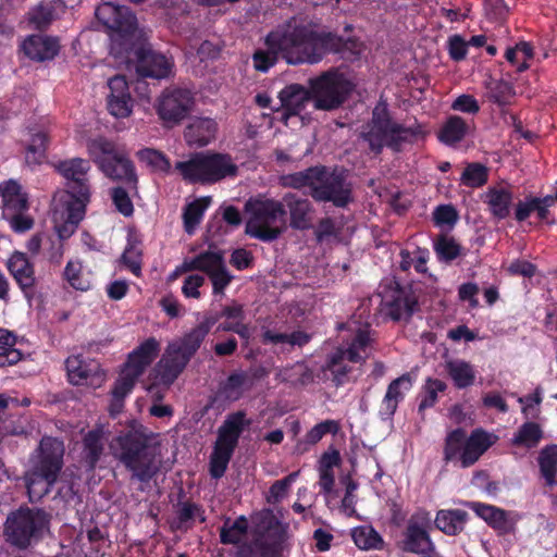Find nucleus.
<instances>
[{"instance_id": "4", "label": "nucleus", "mask_w": 557, "mask_h": 557, "mask_svg": "<svg viewBox=\"0 0 557 557\" xmlns=\"http://www.w3.org/2000/svg\"><path fill=\"white\" fill-rule=\"evenodd\" d=\"M423 136L421 124L406 126L395 122L384 101L375 106L368 129L361 134V138L368 143L370 151L375 156L381 154L384 147L394 152H400L404 144H414L419 137Z\"/></svg>"}, {"instance_id": "26", "label": "nucleus", "mask_w": 557, "mask_h": 557, "mask_svg": "<svg viewBox=\"0 0 557 557\" xmlns=\"http://www.w3.org/2000/svg\"><path fill=\"white\" fill-rule=\"evenodd\" d=\"M173 508L175 517L170 522V528L174 532H187L194 528L197 519L200 523L207 520L203 507L190 499H178Z\"/></svg>"}, {"instance_id": "2", "label": "nucleus", "mask_w": 557, "mask_h": 557, "mask_svg": "<svg viewBox=\"0 0 557 557\" xmlns=\"http://www.w3.org/2000/svg\"><path fill=\"white\" fill-rule=\"evenodd\" d=\"M270 44L283 48V60L290 65L317 64L329 53L355 46L356 39L332 32H318L305 24L278 26L270 32Z\"/></svg>"}, {"instance_id": "45", "label": "nucleus", "mask_w": 557, "mask_h": 557, "mask_svg": "<svg viewBox=\"0 0 557 557\" xmlns=\"http://www.w3.org/2000/svg\"><path fill=\"white\" fill-rule=\"evenodd\" d=\"M210 203V197H202L191 201L184 208L183 223L184 230L187 234H193L195 232Z\"/></svg>"}, {"instance_id": "60", "label": "nucleus", "mask_w": 557, "mask_h": 557, "mask_svg": "<svg viewBox=\"0 0 557 557\" xmlns=\"http://www.w3.org/2000/svg\"><path fill=\"white\" fill-rule=\"evenodd\" d=\"M432 219L438 227L453 228L459 220V214L453 205H440L434 209Z\"/></svg>"}, {"instance_id": "34", "label": "nucleus", "mask_w": 557, "mask_h": 557, "mask_svg": "<svg viewBox=\"0 0 557 557\" xmlns=\"http://www.w3.org/2000/svg\"><path fill=\"white\" fill-rule=\"evenodd\" d=\"M141 375L123 367L120 376L114 382L111 391V414L119 413L123 407L125 397L133 391L137 380Z\"/></svg>"}, {"instance_id": "16", "label": "nucleus", "mask_w": 557, "mask_h": 557, "mask_svg": "<svg viewBox=\"0 0 557 557\" xmlns=\"http://www.w3.org/2000/svg\"><path fill=\"white\" fill-rule=\"evenodd\" d=\"M193 106L194 94L189 89L168 88L159 98L157 112L165 124H177L189 114Z\"/></svg>"}, {"instance_id": "40", "label": "nucleus", "mask_w": 557, "mask_h": 557, "mask_svg": "<svg viewBox=\"0 0 557 557\" xmlns=\"http://www.w3.org/2000/svg\"><path fill=\"white\" fill-rule=\"evenodd\" d=\"M486 197V203L494 218L504 220L509 216L513 200V195L509 189L492 187L488 188Z\"/></svg>"}, {"instance_id": "44", "label": "nucleus", "mask_w": 557, "mask_h": 557, "mask_svg": "<svg viewBox=\"0 0 557 557\" xmlns=\"http://www.w3.org/2000/svg\"><path fill=\"white\" fill-rule=\"evenodd\" d=\"M543 438L541 425L533 421H527L519 426L512 437V444L518 447L534 448Z\"/></svg>"}, {"instance_id": "49", "label": "nucleus", "mask_w": 557, "mask_h": 557, "mask_svg": "<svg viewBox=\"0 0 557 557\" xmlns=\"http://www.w3.org/2000/svg\"><path fill=\"white\" fill-rule=\"evenodd\" d=\"M437 260L444 263H450L461 256L462 247L457 240L448 235L440 234L433 244Z\"/></svg>"}, {"instance_id": "3", "label": "nucleus", "mask_w": 557, "mask_h": 557, "mask_svg": "<svg viewBox=\"0 0 557 557\" xmlns=\"http://www.w3.org/2000/svg\"><path fill=\"white\" fill-rule=\"evenodd\" d=\"M53 166L64 178V188L55 196L57 207L64 209L69 223L77 225L84 219L91 200V184L88 176L91 164L87 159L75 157L59 160Z\"/></svg>"}, {"instance_id": "38", "label": "nucleus", "mask_w": 557, "mask_h": 557, "mask_svg": "<svg viewBox=\"0 0 557 557\" xmlns=\"http://www.w3.org/2000/svg\"><path fill=\"white\" fill-rule=\"evenodd\" d=\"M373 338L371 332L368 329H358L355 336L352 337L349 346L344 349L347 355V359L352 363H363L370 356V348Z\"/></svg>"}, {"instance_id": "13", "label": "nucleus", "mask_w": 557, "mask_h": 557, "mask_svg": "<svg viewBox=\"0 0 557 557\" xmlns=\"http://www.w3.org/2000/svg\"><path fill=\"white\" fill-rule=\"evenodd\" d=\"M285 541V529L271 518L262 529L253 532L251 540L237 547L234 557H282Z\"/></svg>"}, {"instance_id": "42", "label": "nucleus", "mask_w": 557, "mask_h": 557, "mask_svg": "<svg viewBox=\"0 0 557 557\" xmlns=\"http://www.w3.org/2000/svg\"><path fill=\"white\" fill-rule=\"evenodd\" d=\"M103 432L101 429L88 431L83 438L84 460L90 470L95 469L103 453Z\"/></svg>"}, {"instance_id": "29", "label": "nucleus", "mask_w": 557, "mask_h": 557, "mask_svg": "<svg viewBox=\"0 0 557 557\" xmlns=\"http://www.w3.org/2000/svg\"><path fill=\"white\" fill-rule=\"evenodd\" d=\"M159 351L160 343L154 337H149L128 355L124 367L143 375L147 367L157 358Z\"/></svg>"}, {"instance_id": "7", "label": "nucleus", "mask_w": 557, "mask_h": 557, "mask_svg": "<svg viewBox=\"0 0 557 557\" xmlns=\"http://www.w3.org/2000/svg\"><path fill=\"white\" fill-rule=\"evenodd\" d=\"M116 457L124 467L132 471L140 482H149L157 473L154 455L149 449L150 436L140 425L132 426L121 433L116 440Z\"/></svg>"}, {"instance_id": "11", "label": "nucleus", "mask_w": 557, "mask_h": 557, "mask_svg": "<svg viewBox=\"0 0 557 557\" xmlns=\"http://www.w3.org/2000/svg\"><path fill=\"white\" fill-rule=\"evenodd\" d=\"M493 444L491 434L482 428L474 429L470 435L465 429L456 428L444 440L443 460L467 469L475 465Z\"/></svg>"}, {"instance_id": "10", "label": "nucleus", "mask_w": 557, "mask_h": 557, "mask_svg": "<svg viewBox=\"0 0 557 557\" xmlns=\"http://www.w3.org/2000/svg\"><path fill=\"white\" fill-rule=\"evenodd\" d=\"M205 339L206 336L194 326L178 339L169 343L154 368L158 382L164 386L172 385L186 369Z\"/></svg>"}, {"instance_id": "47", "label": "nucleus", "mask_w": 557, "mask_h": 557, "mask_svg": "<svg viewBox=\"0 0 557 557\" xmlns=\"http://www.w3.org/2000/svg\"><path fill=\"white\" fill-rule=\"evenodd\" d=\"M541 475L545 480L546 485L556 484L557 475V445L545 446L537 458Z\"/></svg>"}, {"instance_id": "19", "label": "nucleus", "mask_w": 557, "mask_h": 557, "mask_svg": "<svg viewBox=\"0 0 557 557\" xmlns=\"http://www.w3.org/2000/svg\"><path fill=\"white\" fill-rule=\"evenodd\" d=\"M400 549L416 555H432L436 550L428 530L412 516L403 533Z\"/></svg>"}, {"instance_id": "22", "label": "nucleus", "mask_w": 557, "mask_h": 557, "mask_svg": "<svg viewBox=\"0 0 557 557\" xmlns=\"http://www.w3.org/2000/svg\"><path fill=\"white\" fill-rule=\"evenodd\" d=\"M108 86L110 89L107 103L109 112L117 119L127 117L133 111L134 100L125 76H113L109 79Z\"/></svg>"}, {"instance_id": "23", "label": "nucleus", "mask_w": 557, "mask_h": 557, "mask_svg": "<svg viewBox=\"0 0 557 557\" xmlns=\"http://www.w3.org/2000/svg\"><path fill=\"white\" fill-rule=\"evenodd\" d=\"M412 386L413 380L410 373H404L388 384L379 409L381 420L387 421L394 417L399 403L405 399Z\"/></svg>"}, {"instance_id": "9", "label": "nucleus", "mask_w": 557, "mask_h": 557, "mask_svg": "<svg viewBox=\"0 0 557 557\" xmlns=\"http://www.w3.org/2000/svg\"><path fill=\"white\" fill-rule=\"evenodd\" d=\"M87 149L104 176L137 191L139 180L135 164L126 154L117 151L112 140L106 137L94 138L88 141Z\"/></svg>"}, {"instance_id": "1", "label": "nucleus", "mask_w": 557, "mask_h": 557, "mask_svg": "<svg viewBox=\"0 0 557 557\" xmlns=\"http://www.w3.org/2000/svg\"><path fill=\"white\" fill-rule=\"evenodd\" d=\"M95 15L110 37V53L125 61L134 57L138 74L137 90L146 84L145 78L160 81L173 76V58L151 49L128 7L103 2L97 7Z\"/></svg>"}, {"instance_id": "30", "label": "nucleus", "mask_w": 557, "mask_h": 557, "mask_svg": "<svg viewBox=\"0 0 557 557\" xmlns=\"http://www.w3.org/2000/svg\"><path fill=\"white\" fill-rule=\"evenodd\" d=\"M218 123L211 117H196L185 128L184 137L189 146L203 147L216 135Z\"/></svg>"}, {"instance_id": "24", "label": "nucleus", "mask_w": 557, "mask_h": 557, "mask_svg": "<svg viewBox=\"0 0 557 557\" xmlns=\"http://www.w3.org/2000/svg\"><path fill=\"white\" fill-rule=\"evenodd\" d=\"M387 314L393 321L410 318L419 308L418 299L412 290L397 285L389 296L384 297Z\"/></svg>"}, {"instance_id": "32", "label": "nucleus", "mask_w": 557, "mask_h": 557, "mask_svg": "<svg viewBox=\"0 0 557 557\" xmlns=\"http://www.w3.org/2000/svg\"><path fill=\"white\" fill-rule=\"evenodd\" d=\"M469 519V513L461 509H441L436 512V528L449 536L461 533Z\"/></svg>"}, {"instance_id": "8", "label": "nucleus", "mask_w": 557, "mask_h": 557, "mask_svg": "<svg viewBox=\"0 0 557 557\" xmlns=\"http://www.w3.org/2000/svg\"><path fill=\"white\" fill-rule=\"evenodd\" d=\"M249 213L245 233L263 243L276 240L286 231V210L281 200L273 198H249L245 203Z\"/></svg>"}, {"instance_id": "18", "label": "nucleus", "mask_w": 557, "mask_h": 557, "mask_svg": "<svg viewBox=\"0 0 557 557\" xmlns=\"http://www.w3.org/2000/svg\"><path fill=\"white\" fill-rule=\"evenodd\" d=\"M7 268L25 298L30 300L37 284L34 263L25 252L14 251L7 261Z\"/></svg>"}, {"instance_id": "57", "label": "nucleus", "mask_w": 557, "mask_h": 557, "mask_svg": "<svg viewBox=\"0 0 557 557\" xmlns=\"http://www.w3.org/2000/svg\"><path fill=\"white\" fill-rule=\"evenodd\" d=\"M488 99L498 104L505 106L509 103L511 97L513 96L512 86L510 83L504 79L492 81L488 86Z\"/></svg>"}, {"instance_id": "58", "label": "nucleus", "mask_w": 557, "mask_h": 557, "mask_svg": "<svg viewBox=\"0 0 557 557\" xmlns=\"http://www.w3.org/2000/svg\"><path fill=\"white\" fill-rule=\"evenodd\" d=\"M233 454L232 451L213 447L209 463V472L213 479H220L224 475Z\"/></svg>"}, {"instance_id": "52", "label": "nucleus", "mask_w": 557, "mask_h": 557, "mask_svg": "<svg viewBox=\"0 0 557 557\" xmlns=\"http://www.w3.org/2000/svg\"><path fill=\"white\" fill-rule=\"evenodd\" d=\"M447 384L438 379L428 377L420 393L419 413L432 408L437 403L438 393L445 392Z\"/></svg>"}, {"instance_id": "21", "label": "nucleus", "mask_w": 557, "mask_h": 557, "mask_svg": "<svg viewBox=\"0 0 557 557\" xmlns=\"http://www.w3.org/2000/svg\"><path fill=\"white\" fill-rule=\"evenodd\" d=\"M289 214V226L297 231H307L312 226L314 207L312 202L295 193L284 194L282 200Z\"/></svg>"}, {"instance_id": "5", "label": "nucleus", "mask_w": 557, "mask_h": 557, "mask_svg": "<svg viewBox=\"0 0 557 557\" xmlns=\"http://www.w3.org/2000/svg\"><path fill=\"white\" fill-rule=\"evenodd\" d=\"M175 171L189 184L213 185L227 177H236L238 165L228 153L195 152L186 161H177Z\"/></svg>"}, {"instance_id": "6", "label": "nucleus", "mask_w": 557, "mask_h": 557, "mask_svg": "<svg viewBox=\"0 0 557 557\" xmlns=\"http://www.w3.org/2000/svg\"><path fill=\"white\" fill-rule=\"evenodd\" d=\"M50 518L42 508L22 505L8 513L3 537L10 546L25 550L44 539L50 527Z\"/></svg>"}, {"instance_id": "37", "label": "nucleus", "mask_w": 557, "mask_h": 557, "mask_svg": "<svg viewBox=\"0 0 557 557\" xmlns=\"http://www.w3.org/2000/svg\"><path fill=\"white\" fill-rule=\"evenodd\" d=\"M248 528V520L245 516H239L234 521L226 518L219 529L220 543L235 545L237 548L244 542L243 539L247 535Z\"/></svg>"}, {"instance_id": "41", "label": "nucleus", "mask_w": 557, "mask_h": 557, "mask_svg": "<svg viewBox=\"0 0 557 557\" xmlns=\"http://www.w3.org/2000/svg\"><path fill=\"white\" fill-rule=\"evenodd\" d=\"M224 257L221 251H203L195 256L189 261H185L183 268L185 271H200L208 276L210 273L223 265Z\"/></svg>"}, {"instance_id": "12", "label": "nucleus", "mask_w": 557, "mask_h": 557, "mask_svg": "<svg viewBox=\"0 0 557 557\" xmlns=\"http://www.w3.org/2000/svg\"><path fill=\"white\" fill-rule=\"evenodd\" d=\"M314 108L332 111L339 108L352 90L351 83L337 70H329L309 81Z\"/></svg>"}, {"instance_id": "53", "label": "nucleus", "mask_w": 557, "mask_h": 557, "mask_svg": "<svg viewBox=\"0 0 557 557\" xmlns=\"http://www.w3.org/2000/svg\"><path fill=\"white\" fill-rule=\"evenodd\" d=\"M488 181V169L482 163H468L460 176L461 185L470 188H480Z\"/></svg>"}, {"instance_id": "36", "label": "nucleus", "mask_w": 557, "mask_h": 557, "mask_svg": "<svg viewBox=\"0 0 557 557\" xmlns=\"http://www.w3.org/2000/svg\"><path fill=\"white\" fill-rule=\"evenodd\" d=\"M469 126L463 117L449 115L437 132V139L446 146H455L468 134Z\"/></svg>"}, {"instance_id": "17", "label": "nucleus", "mask_w": 557, "mask_h": 557, "mask_svg": "<svg viewBox=\"0 0 557 557\" xmlns=\"http://www.w3.org/2000/svg\"><path fill=\"white\" fill-rule=\"evenodd\" d=\"M470 508L483 519L488 527L496 531L498 535L513 534L516 531L519 515L513 511H507L499 507L483 503H470Z\"/></svg>"}, {"instance_id": "61", "label": "nucleus", "mask_w": 557, "mask_h": 557, "mask_svg": "<svg viewBox=\"0 0 557 557\" xmlns=\"http://www.w3.org/2000/svg\"><path fill=\"white\" fill-rule=\"evenodd\" d=\"M111 199L119 213L125 218L132 216L134 213L133 201L127 190L122 186H116L111 189Z\"/></svg>"}, {"instance_id": "54", "label": "nucleus", "mask_w": 557, "mask_h": 557, "mask_svg": "<svg viewBox=\"0 0 557 557\" xmlns=\"http://www.w3.org/2000/svg\"><path fill=\"white\" fill-rule=\"evenodd\" d=\"M355 544L364 550L382 549L384 541L376 530L372 527H358L352 531Z\"/></svg>"}, {"instance_id": "15", "label": "nucleus", "mask_w": 557, "mask_h": 557, "mask_svg": "<svg viewBox=\"0 0 557 557\" xmlns=\"http://www.w3.org/2000/svg\"><path fill=\"white\" fill-rule=\"evenodd\" d=\"M38 455L29 470L38 473L50 482H57L64 461V445L58 438L46 436L39 443Z\"/></svg>"}, {"instance_id": "59", "label": "nucleus", "mask_w": 557, "mask_h": 557, "mask_svg": "<svg viewBox=\"0 0 557 557\" xmlns=\"http://www.w3.org/2000/svg\"><path fill=\"white\" fill-rule=\"evenodd\" d=\"M339 424L335 420H324L311 428L305 435V442L309 445L318 444L326 434H336Z\"/></svg>"}, {"instance_id": "56", "label": "nucleus", "mask_w": 557, "mask_h": 557, "mask_svg": "<svg viewBox=\"0 0 557 557\" xmlns=\"http://www.w3.org/2000/svg\"><path fill=\"white\" fill-rule=\"evenodd\" d=\"M264 343L271 344H289L292 346H304L309 343L310 335L304 331H294L290 334L276 333L271 330H267L262 334Z\"/></svg>"}, {"instance_id": "25", "label": "nucleus", "mask_w": 557, "mask_h": 557, "mask_svg": "<svg viewBox=\"0 0 557 557\" xmlns=\"http://www.w3.org/2000/svg\"><path fill=\"white\" fill-rule=\"evenodd\" d=\"M25 55L36 62L53 60L60 51L57 37L47 35H29L21 46Z\"/></svg>"}, {"instance_id": "48", "label": "nucleus", "mask_w": 557, "mask_h": 557, "mask_svg": "<svg viewBox=\"0 0 557 557\" xmlns=\"http://www.w3.org/2000/svg\"><path fill=\"white\" fill-rule=\"evenodd\" d=\"M136 158L145 163L152 172L169 174L171 161L169 157L154 148H143L136 152Z\"/></svg>"}, {"instance_id": "43", "label": "nucleus", "mask_w": 557, "mask_h": 557, "mask_svg": "<svg viewBox=\"0 0 557 557\" xmlns=\"http://www.w3.org/2000/svg\"><path fill=\"white\" fill-rule=\"evenodd\" d=\"M248 381L247 372L234 371L220 384L219 393L224 399L236 401L242 398Z\"/></svg>"}, {"instance_id": "20", "label": "nucleus", "mask_w": 557, "mask_h": 557, "mask_svg": "<svg viewBox=\"0 0 557 557\" xmlns=\"http://www.w3.org/2000/svg\"><path fill=\"white\" fill-rule=\"evenodd\" d=\"M251 424L244 410L228 413L218 430L214 446L234 453L244 430Z\"/></svg>"}, {"instance_id": "33", "label": "nucleus", "mask_w": 557, "mask_h": 557, "mask_svg": "<svg viewBox=\"0 0 557 557\" xmlns=\"http://www.w3.org/2000/svg\"><path fill=\"white\" fill-rule=\"evenodd\" d=\"M444 367L456 388L463 389L474 384L476 371L469 361L450 359L445 362Z\"/></svg>"}, {"instance_id": "50", "label": "nucleus", "mask_w": 557, "mask_h": 557, "mask_svg": "<svg viewBox=\"0 0 557 557\" xmlns=\"http://www.w3.org/2000/svg\"><path fill=\"white\" fill-rule=\"evenodd\" d=\"M23 479L27 488L29 500L32 503L38 502L48 495L51 492L53 485L57 483L44 479L41 475L29 469L25 472Z\"/></svg>"}, {"instance_id": "31", "label": "nucleus", "mask_w": 557, "mask_h": 557, "mask_svg": "<svg viewBox=\"0 0 557 557\" xmlns=\"http://www.w3.org/2000/svg\"><path fill=\"white\" fill-rule=\"evenodd\" d=\"M326 166L314 165L305 169L304 171L290 173L282 177V185L294 189H301L308 187L309 193L319 186L322 177L326 174Z\"/></svg>"}, {"instance_id": "55", "label": "nucleus", "mask_w": 557, "mask_h": 557, "mask_svg": "<svg viewBox=\"0 0 557 557\" xmlns=\"http://www.w3.org/2000/svg\"><path fill=\"white\" fill-rule=\"evenodd\" d=\"M49 145L48 135L38 132L32 136L30 143L26 148L25 161L28 165L40 164L46 158V151Z\"/></svg>"}, {"instance_id": "51", "label": "nucleus", "mask_w": 557, "mask_h": 557, "mask_svg": "<svg viewBox=\"0 0 557 557\" xmlns=\"http://www.w3.org/2000/svg\"><path fill=\"white\" fill-rule=\"evenodd\" d=\"M16 336L4 329H0V367L13 366L22 359V352L14 346Z\"/></svg>"}, {"instance_id": "39", "label": "nucleus", "mask_w": 557, "mask_h": 557, "mask_svg": "<svg viewBox=\"0 0 557 557\" xmlns=\"http://www.w3.org/2000/svg\"><path fill=\"white\" fill-rule=\"evenodd\" d=\"M346 361L348 359L343 348H337L326 357L323 370L332 374V381L336 386H342L348 382V375L352 368Z\"/></svg>"}, {"instance_id": "27", "label": "nucleus", "mask_w": 557, "mask_h": 557, "mask_svg": "<svg viewBox=\"0 0 557 557\" xmlns=\"http://www.w3.org/2000/svg\"><path fill=\"white\" fill-rule=\"evenodd\" d=\"M278 99L284 110L283 117L299 115L306 103L312 100L310 87L300 84H289L278 92Z\"/></svg>"}, {"instance_id": "14", "label": "nucleus", "mask_w": 557, "mask_h": 557, "mask_svg": "<svg viewBox=\"0 0 557 557\" xmlns=\"http://www.w3.org/2000/svg\"><path fill=\"white\" fill-rule=\"evenodd\" d=\"M317 202H331L336 208H346L354 201L352 187L345 175L336 169L323 175L319 186L309 193Z\"/></svg>"}, {"instance_id": "28", "label": "nucleus", "mask_w": 557, "mask_h": 557, "mask_svg": "<svg viewBox=\"0 0 557 557\" xmlns=\"http://www.w3.org/2000/svg\"><path fill=\"white\" fill-rule=\"evenodd\" d=\"M65 368L69 381L73 385H85L89 380L92 383L101 375V368L97 361H86L81 356H70L65 360Z\"/></svg>"}, {"instance_id": "35", "label": "nucleus", "mask_w": 557, "mask_h": 557, "mask_svg": "<svg viewBox=\"0 0 557 557\" xmlns=\"http://www.w3.org/2000/svg\"><path fill=\"white\" fill-rule=\"evenodd\" d=\"M62 0H41L29 12V23L38 30L47 29L58 15Z\"/></svg>"}, {"instance_id": "64", "label": "nucleus", "mask_w": 557, "mask_h": 557, "mask_svg": "<svg viewBox=\"0 0 557 557\" xmlns=\"http://www.w3.org/2000/svg\"><path fill=\"white\" fill-rule=\"evenodd\" d=\"M121 263L126 267L135 276L141 275L143 250L141 249H124Z\"/></svg>"}, {"instance_id": "46", "label": "nucleus", "mask_w": 557, "mask_h": 557, "mask_svg": "<svg viewBox=\"0 0 557 557\" xmlns=\"http://www.w3.org/2000/svg\"><path fill=\"white\" fill-rule=\"evenodd\" d=\"M270 33L264 38V45L267 49H257L252 54L253 66L257 71L267 73L272 66H274L278 57L283 58V48H277L270 44Z\"/></svg>"}, {"instance_id": "62", "label": "nucleus", "mask_w": 557, "mask_h": 557, "mask_svg": "<svg viewBox=\"0 0 557 557\" xmlns=\"http://www.w3.org/2000/svg\"><path fill=\"white\" fill-rule=\"evenodd\" d=\"M298 474L299 471H295L285 478L275 481L269 490L268 502L275 504L282 500L287 495L290 485L296 481Z\"/></svg>"}, {"instance_id": "63", "label": "nucleus", "mask_w": 557, "mask_h": 557, "mask_svg": "<svg viewBox=\"0 0 557 557\" xmlns=\"http://www.w3.org/2000/svg\"><path fill=\"white\" fill-rule=\"evenodd\" d=\"M212 283L213 295H224L225 288L231 284L234 276L226 269L225 263L208 276Z\"/></svg>"}]
</instances>
